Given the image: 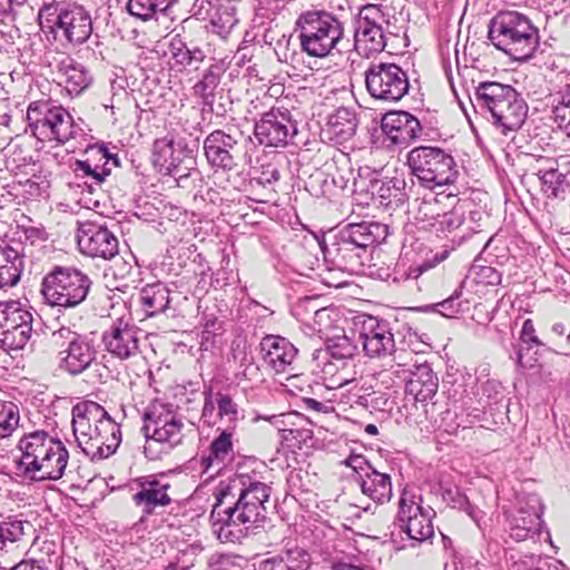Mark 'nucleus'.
I'll return each mask as SVG.
<instances>
[{"mask_svg":"<svg viewBox=\"0 0 570 570\" xmlns=\"http://www.w3.org/2000/svg\"><path fill=\"white\" fill-rule=\"evenodd\" d=\"M203 149L212 168L230 171L237 166L240 150L239 137L223 129H216L205 137Z\"/></svg>","mask_w":570,"mask_h":570,"instance_id":"obj_23","label":"nucleus"},{"mask_svg":"<svg viewBox=\"0 0 570 570\" xmlns=\"http://www.w3.org/2000/svg\"><path fill=\"white\" fill-rule=\"evenodd\" d=\"M98 161L91 158L86 160H76L73 171L77 178L85 179L83 186L89 194H95L110 175L112 167L119 166V159L110 154L106 147L97 149Z\"/></svg>","mask_w":570,"mask_h":570,"instance_id":"obj_25","label":"nucleus"},{"mask_svg":"<svg viewBox=\"0 0 570 570\" xmlns=\"http://www.w3.org/2000/svg\"><path fill=\"white\" fill-rule=\"evenodd\" d=\"M386 235L385 225L375 222L350 223L324 236L320 246L332 268L356 272L365 265L375 244Z\"/></svg>","mask_w":570,"mask_h":570,"instance_id":"obj_2","label":"nucleus"},{"mask_svg":"<svg viewBox=\"0 0 570 570\" xmlns=\"http://www.w3.org/2000/svg\"><path fill=\"white\" fill-rule=\"evenodd\" d=\"M441 495L448 505L465 511L479 524L480 511L469 502L466 495L458 487L442 488Z\"/></svg>","mask_w":570,"mask_h":570,"instance_id":"obj_48","label":"nucleus"},{"mask_svg":"<svg viewBox=\"0 0 570 570\" xmlns=\"http://www.w3.org/2000/svg\"><path fill=\"white\" fill-rule=\"evenodd\" d=\"M59 82L63 83L70 95H79L90 83V77L85 67L70 57L62 58L57 66Z\"/></svg>","mask_w":570,"mask_h":570,"instance_id":"obj_37","label":"nucleus"},{"mask_svg":"<svg viewBox=\"0 0 570 570\" xmlns=\"http://www.w3.org/2000/svg\"><path fill=\"white\" fill-rule=\"evenodd\" d=\"M13 173L16 178L20 175L27 176L26 178H19L18 183L29 198L49 196L50 173L45 170L41 164L33 161L18 167L16 165Z\"/></svg>","mask_w":570,"mask_h":570,"instance_id":"obj_32","label":"nucleus"},{"mask_svg":"<svg viewBox=\"0 0 570 570\" xmlns=\"http://www.w3.org/2000/svg\"><path fill=\"white\" fill-rule=\"evenodd\" d=\"M355 363L354 361H348V363L342 362V367L337 374V376L334 379V384H336L338 387H343L352 382L355 381Z\"/></svg>","mask_w":570,"mask_h":570,"instance_id":"obj_61","label":"nucleus"},{"mask_svg":"<svg viewBox=\"0 0 570 570\" xmlns=\"http://www.w3.org/2000/svg\"><path fill=\"white\" fill-rule=\"evenodd\" d=\"M220 80L219 72L214 68H209L204 73L202 80L195 85V92L206 99L214 95L216 87Z\"/></svg>","mask_w":570,"mask_h":570,"instance_id":"obj_54","label":"nucleus"},{"mask_svg":"<svg viewBox=\"0 0 570 570\" xmlns=\"http://www.w3.org/2000/svg\"><path fill=\"white\" fill-rule=\"evenodd\" d=\"M207 3V14L214 31L218 35L228 33L237 22L235 8L230 6V2Z\"/></svg>","mask_w":570,"mask_h":570,"instance_id":"obj_40","label":"nucleus"},{"mask_svg":"<svg viewBox=\"0 0 570 570\" xmlns=\"http://www.w3.org/2000/svg\"><path fill=\"white\" fill-rule=\"evenodd\" d=\"M272 2H258L255 8L254 14V23L256 26H264L266 21H272L276 17L277 12L275 9L271 8L269 4Z\"/></svg>","mask_w":570,"mask_h":570,"instance_id":"obj_60","label":"nucleus"},{"mask_svg":"<svg viewBox=\"0 0 570 570\" xmlns=\"http://www.w3.org/2000/svg\"><path fill=\"white\" fill-rule=\"evenodd\" d=\"M468 304L466 299H462V287H459L448 298L434 304L432 311L445 317H453L455 314L466 311Z\"/></svg>","mask_w":570,"mask_h":570,"instance_id":"obj_49","label":"nucleus"},{"mask_svg":"<svg viewBox=\"0 0 570 570\" xmlns=\"http://www.w3.org/2000/svg\"><path fill=\"white\" fill-rule=\"evenodd\" d=\"M364 77L368 95L384 102L400 101L410 89L407 71L394 62L372 61Z\"/></svg>","mask_w":570,"mask_h":570,"instance_id":"obj_12","label":"nucleus"},{"mask_svg":"<svg viewBox=\"0 0 570 570\" xmlns=\"http://www.w3.org/2000/svg\"><path fill=\"white\" fill-rule=\"evenodd\" d=\"M489 39L495 48L520 61L531 58L539 46L538 29L515 11H501L491 19Z\"/></svg>","mask_w":570,"mask_h":570,"instance_id":"obj_5","label":"nucleus"},{"mask_svg":"<svg viewBox=\"0 0 570 570\" xmlns=\"http://www.w3.org/2000/svg\"><path fill=\"white\" fill-rule=\"evenodd\" d=\"M58 2L46 3L39 11L41 21L46 20L49 27L56 26L62 30L63 36L71 43L85 42L92 32L89 13L83 7L73 2L70 10L58 12Z\"/></svg>","mask_w":570,"mask_h":570,"instance_id":"obj_14","label":"nucleus"},{"mask_svg":"<svg viewBox=\"0 0 570 570\" xmlns=\"http://www.w3.org/2000/svg\"><path fill=\"white\" fill-rule=\"evenodd\" d=\"M79 250L92 258L111 259L119 252V242L106 226L95 222L80 224L77 233Z\"/></svg>","mask_w":570,"mask_h":570,"instance_id":"obj_22","label":"nucleus"},{"mask_svg":"<svg viewBox=\"0 0 570 570\" xmlns=\"http://www.w3.org/2000/svg\"><path fill=\"white\" fill-rule=\"evenodd\" d=\"M311 568L309 553L299 547L286 548L274 558L262 563L261 570H308Z\"/></svg>","mask_w":570,"mask_h":570,"instance_id":"obj_38","label":"nucleus"},{"mask_svg":"<svg viewBox=\"0 0 570 570\" xmlns=\"http://www.w3.org/2000/svg\"><path fill=\"white\" fill-rule=\"evenodd\" d=\"M412 174L422 186L429 189L452 185L458 176L453 157L433 146H420L407 155Z\"/></svg>","mask_w":570,"mask_h":570,"instance_id":"obj_9","label":"nucleus"},{"mask_svg":"<svg viewBox=\"0 0 570 570\" xmlns=\"http://www.w3.org/2000/svg\"><path fill=\"white\" fill-rule=\"evenodd\" d=\"M438 237L448 238L452 243V249L460 246L472 234L479 233L476 227L466 222L465 213L461 206H452L442 213L438 222L430 228Z\"/></svg>","mask_w":570,"mask_h":570,"instance_id":"obj_28","label":"nucleus"},{"mask_svg":"<svg viewBox=\"0 0 570 570\" xmlns=\"http://www.w3.org/2000/svg\"><path fill=\"white\" fill-rule=\"evenodd\" d=\"M20 458L16 468L35 481H58L66 472L69 451L65 443L45 430L24 433L18 444Z\"/></svg>","mask_w":570,"mask_h":570,"instance_id":"obj_3","label":"nucleus"},{"mask_svg":"<svg viewBox=\"0 0 570 570\" xmlns=\"http://www.w3.org/2000/svg\"><path fill=\"white\" fill-rule=\"evenodd\" d=\"M134 482L137 490L131 495V501L141 512L136 525H144L149 517L158 513L159 509H165L171 504L173 499L169 495L171 484L164 474L140 476Z\"/></svg>","mask_w":570,"mask_h":570,"instance_id":"obj_16","label":"nucleus"},{"mask_svg":"<svg viewBox=\"0 0 570 570\" xmlns=\"http://www.w3.org/2000/svg\"><path fill=\"white\" fill-rule=\"evenodd\" d=\"M376 393L374 391H370L368 387L358 386V384L353 385V387L348 391V403L351 407L358 406L364 410H368L374 407L373 403Z\"/></svg>","mask_w":570,"mask_h":570,"instance_id":"obj_53","label":"nucleus"},{"mask_svg":"<svg viewBox=\"0 0 570 570\" xmlns=\"http://www.w3.org/2000/svg\"><path fill=\"white\" fill-rule=\"evenodd\" d=\"M140 302L147 315L164 312L169 305V289L161 282L148 284L140 291Z\"/></svg>","mask_w":570,"mask_h":570,"instance_id":"obj_39","label":"nucleus"},{"mask_svg":"<svg viewBox=\"0 0 570 570\" xmlns=\"http://www.w3.org/2000/svg\"><path fill=\"white\" fill-rule=\"evenodd\" d=\"M219 432L209 445V453L202 455L196 462L203 473L215 469L220 471L227 463L234 459V433L232 428H217Z\"/></svg>","mask_w":570,"mask_h":570,"instance_id":"obj_29","label":"nucleus"},{"mask_svg":"<svg viewBox=\"0 0 570 570\" xmlns=\"http://www.w3.org/2000/svg\"><path fill=\"white\" fill-rule=\"evenodd\" d=\"M295 26L302 51L311 57H327L344 39L343 22L324 10L301 13Z\"/></svg>","mask_w":570,"mask_h":570,"instance_id":"obj_7","label":"nucleus"},{"mask_svg":"<svg viewBox=\"0 0 570 570\" xmlns=\"http://www.w3.org/2000/svg\"><path fill=\"white\" fill-rule=\"evenodd\" d=\"M313 429L311 425H303L297 428V430H294V433L288 438L286 441V444L288 448L293 449H302L303 445H307L308 442H312L313 440Z\"/></svg>","mask_w":570,"mask_h":570,"instance_id":"obj_57","label":"nucleus"},{"mask_svg":"<svg viewBox=\"0 0 570 570\" xmlns=\"http://www.w3.org/2000/svg\"><path fill=\"white\" fill-rule=\"evenodd\" d=\"M181 420L165 405H154L144 415L142 432L147 443H167L170 448L181 440Z\"/></svg>","mask_w":570,"mask_h":570,"instance_id":"obj_21","label":"nucleus"},{"mask_svg":"<svg viewBox=\"0 0 570 570\" xmlns=\"http://www.w3.org/2000/svg\"><path fill=\"white\" fill-rule=\"evenodd\" d=\"M357 128V118L353 110L341 107L330 115L324 134L336 145L351 140Z\"/></svg>","mask_w":570,"mask_h":570,"instance_id":"obj_35","label":"nucleus"},{"mask_svg":"<svg viewBox=\"0 0 570 570\" xmlns=\"http://www.w3.org/2000/svg\"><path fill=\"white\" fill-rule=\"evenodd\" d=\"M394 8L387 3L367 2L355 19L354 49L365 58L382 52L387 36H399L401 28Z\"/></svg>","mask_w":570,"mask_h":570,"instance_id":"obj_4","label":"nucleus"},{"mask_svg":"<svg viewBox=\"0 0 570 570\" xmlns=\"http://www.w3.org/2000/svg\"><path fill=\"white\" fill-rule=\"evenodd\" d=\"M537 176L541 181L542 190L548 197L557 198L562 191L566 177L558 168L549 166L547 168H539Z\"/></svg>","mask_w":570,"mask_h":570,"instance_id":"obj_46","label":"nucleus"},{"mask_svg":"<svg viewBox=\"0 0 570 570\" xmlns=\"http://www.w3.org/2000/svg\"><path fill=\"white\" fill-rule=\"evenodd\" d=\"M167 175L173 176L174 178L183 176H199L200 173L196 167V159L193 154L185 159L179 166L175 167L173 171H169Z\"/></svg>","mask_w":570,"mask_h":570,"instance_id":"obj_62","label":"nucleus"},{"mask_svg":"<svg viewBox=\"0 0 570 570\" xmlns=\"http://www.w3.org/2000/svg\"><path fill=\"white\" fill-rule=\"evenodd\" d=\"M301 424L311 425V422L298 412H288L281 415V419L277 421V426L284 442L288 440L294 433V430H297Z\"/></svg>","mask_w":570,"mask_h":570,"instance_id":"obj_52","label":"nucleus"},{"mask_svg":"<svg viewBox=\"0 0 570 570\" xmlns=\"http://www.w3.org/2000/svg\"><path fill=\"white\" fill-rule=\"evenodd\" d=\"M520 346L517 351V364L522 368H532L537 360L527 357V353L532 346H544V343L537 336L532 320L528 318L523 322L520 332Z\"/></svg>","mask_w":570,"mask_h":570,"instance_id":"obj_41","label":"nucleus"},{"mask_svg":"<svg viewBox=\"0 0 570 570\" xmlns=\"http://www.w3.org/2000/svg\"><path fill=\"white\" fill-rule=\"evenodd\" d=\"M22 535V521H0V552L7 550L8 544L19 541Z\"/></svg>","mask_w":570,"mask_h":570,"instance_id":"obj_51","label":"nucleus"},{"mask_svg":"<svg viewBox=\"0 0 570 570\" xmlns=\"http://www.w3.org/2000/svg\"><path fill=\"white\" fill-rule=\"evenodd\" d=\"M412 368H402L406 381L405 391L416 402L425 403L434 397L438 392L439 381L428 363L415 364Z\"/></svg>","mask_w":570,"mask_h":570,"instance_id":"obj_30","label":"nucleus"},{"mask_svg":"<svg viewBox=\"0 0 570 570\" xmlns=\"http://www.w3.org/2000/svg\"><path fill=\"white\" fill-rule=\"evenodd\" d=\"M272 489L255 473H238L220 483L210 521L220 541L239 542L262 525Z\"/></svg>","mask_w":570,"mask_h":570,"instance_id":"obj_1","label":"nucleus"},{"mask_svg":"<svg viewBox=\"0 0 570 570\" xmlns=\"http://www.w3.org/2000/svg\"><path fill=\"white\" fill-rule=\"evenodd\" d=\"M105 416V409L94 401H85L72 407V431L81 451L91 456H97L90 442L96 439L97 424Z\"/></svg>","mask_w":570,"mask_h":570,"instance_id":"obj_24","label":"nucleus"},{"mask_svg":"<svg viewBox=\"0 0 570 570\" xmlns=\"http://www.w3.org/2000/svg\"><path fill=\"white\" fill-rule=\"evenodd\" d=\"M51 342L58 350L60 370L72 376L83 373L96 360L95 340L90 335L61 326L52 332Z\"/></svg>","mask_w":570,"mask_h":570,"instance_id":"obj_11","label":"nucleus"},{"mask_svg":"<svg viewBox=\"0 0 570 570\" xmlns=\"http://www.w3.org/2000/svg\"><path fill=\"white\" fill-rule=\"evenodd\" d=\"M20 252L0 238V287L14 286L23 269Z\"/></svg>","mask_w":570,"mask_h":570,"instance_id":"obj_36","label":"nucleus"},{"mask_svg":"<svg viewBox=\"0 0 570 570\" xmlns=\"http://www.w3.org/2000/svg\"><path fill=\"white\" fill-rule=\"evenodd\" d=\"M193 154L184 139H158L154 144V163L167 175Z\"/></svg>","mask_w":570,"mask_h":570,"instance_id":"obj_31","label":"nucleus"},{"mask_svg":"<svg viewBox=\"0 0 570 570\" xmlns=\"http://www.w3.org/2000/svg\"><path fill=\"white\" fill-rule=\"evenodd\" d=\"M142 331L129 320L117 318L102 334L106 351L120 361L131 360L141 353Z\"/></svg>","mask_w":570,"mask_h":570,"instance_id":"obj_18","label":"nucleus"},{"mask_svg":"<svg viewBox=\"0 0 570 570\" xmlns=\"http://www.w3.org/2000/svg\"><path fill=\"white\" fill-rule=\"evenodd\" d=\"M32 333V314L12 303L0 306V342L12 351L21 350Z\"/></svg>","mask_w":570,"mask_h":570,"instance_id":"obj_20","label":"nucleus"},{"mask_svg":"<svg viewBox=\"0 0 570 570\" xmlns=\"http://www.w3.org/2000/svg\"><path fill=\"white\" fill-rule=\"evenodd\" d=\"M202 419L208 426L217 425V403L216 394H213L212 389L205 392L204 407Z\"/></svg>","mask_w":570,"mask_h":570,"instance_id":"obj_56","label":"nucleus"},{"mask_svg":"<svg viewBox=\"0 0 570 570\" xmlns=\"http://www.w3.org/2000/svg\"><path fill=\"white\" fill-rule=\"evenodd\" d=\"M27 120L32 135L40 140L66 142L77 134L71 115L49 100L32 101L27 109Z\"/></svg>","mask_w":570,"mask_h":570,"instance_id":"obj_10","label":"nucleus"},{"mask_svg":"<svg viewBox=\"0 0 570 570\" xmlns=\"http://www.w3.org/2000/svg\"><path fill=\"white\" fill-rule=\"evenodd\" d=\"M543 507L535 493H519L515 505L505 512L507 530L515 541H523L538 534L541 529Z\"/></svg>","mask_w":570,"mask_h":570,"instance_id":"obj_15","label":"nucleus"},{"mask_svg":"<svg viewBox=\"0 0 570 570\" xmlns=\"http://www.w3.org/2000/svg\"><path fill=\"white\" fill-rule=\"evenodd\" d=\"M554 101L557 102L553 108L554 121L570 136V77L556 92Z\"/></svg>","mask_w":570,"mask_h":570,"instance_id":"obj_44","label":"nucleus"},{"mask_svg":"<svg viewBox=\"0 0 570 570\" xmlns=\"http://www.w3.org/2000/svg\"><path fill=\"white\" fill-rule=\"evenodd\" d=\"M169 52L176 65L181 67L190 66V47L177 35L169 42Z\"/></svg>","mask_w":570,"mask_h":570,"instance_id":"obj_55","label":"nucleus"},{"mask_svg":"<svg viewBox=\"0 0 570 570\" xmlns=\"http://www.w3.org/2000/svg\"><path fill=\"white\" fill-rule=\"evenodd\" d=\"M362 494L372 500L375 505L386 503L392 498V481L387 473L380 472L375 468L356 478Z\"/></svg>","mask_w":570,"mask_h":570,"instance_id":"obj_33","label":"nucleus"},{"mask_svg":"<svg viewBox=\"0 0 570 570\" xmlns=\"http://www.w3.org/2000/svg\"><path fill=\"white\" fill-rule=\"evenodd\" d=\"M478 283L495 286L501 283V273L492 266H481L478 272Z\"/></svg>","mask_w":570,"mask_h":570,"instance_id":"obj_63","label":"nucleus"},{"mask_svg":"<svg viewBox=\"0 0 570 570\" xmlns=\"http://www.w3.org/2000/svg\"><path fill=\"white\" fill-rule=\"evenodd\" d=\"M432 512L430 508H423L416 502L413 495L409 497L404 492L399 501L395 525L406 533L410 540L423 542L434 533Z\"/></svg>","mask_w":570,"mask_h":570,"instance_id":"obj_19","label":"nucleus"},{"mask_svg":"<svg viewBox=\"0 0 570 570\" xmlns=\"http://www.w3.org/2000/svg\"><path fill=\"white\" fill-rule=\"evenodd\" d=\"M91 281L79 269L56 266L41 283V294L47 304L63 308L76 307L88 296Z\"/></svg>","mask_w":570,"mask_h":570,"instance_id":"obj_8","label":"nucleus"},{"mask_svg":"<svg viewBox=\"0 0 570 570\" xmlns=\"http://www.w3.org/2000/svg\"><path fill=\"white\" fill-rule=\"evenodd\" d=\"M170 3L167 2L164 8H159L157 2H126V9L130 16L141 21H148L157 19L158 13H165Z\"/></svg>","mask_w":570,"mask_h":570,"instance_id":"obj_50","label":"nucleus"},{"mask_svg":"<svg viewBox=\"0 0 570 570\" xmlns=\"http://www.w3.org/2000/svg\"><path fill=\"white\" fill-rule=\"evenodd\" d=\"M254 135L261 145L285 148L297 135V122L288 109L273 107L255 121Z\"/></svg>","mask_w":570,"mask_h":570,"instance_id":"obj_13","label":"nucleus"},{"mask_svg":"<svg viewBox=\"0 0 570 570\" xmlns=\"http://www.w3.org/2000/svg\"><path fill=\"white\" fill-rule=\"evenodd\" d=\"M344 463L355 472L354 479L362 476L363 473L374 468L363 455L356 454L350 455Z\"/></svg>","mask_w":570,"mask_h":570,"instance_id":"obj_59","label":"nucleus"},{"mask_svg":"<svg viewBox=\"0 0 570 570\" xmlns=\"http://www.w3.org/2000/svg\"><path fill=\"white\" fill-rule=\"evenodd\" d=\"M357 351L356 344L346 335H335L326 338V348L323 352L338 363L354 361Z\"/></svg>","mask_w":570,"mask_h":570,"instance_id":"obj_42","label":"nucleus"},{"mask_svg":"<svg viewBox=\"0 0 570 570\" xmlns=\"http://www.w3.org/2000/svg\"><path fill=\"white\" fill-rule=\"evenodd\" d=\"M20 412L17 404L0 401V441L8 439L18 429Z\"/></svg>","mask_w":570,"mask_h":570,"instance_id":"obj_47","label":"nucleus"},{"mask_svg":"<svg viewBox=\"0 0 570 570\" xmlns=\"http://www.w3.org/2000/svg\"><path fill=\"white\" fill-rule=\"evenodd\" d=\"M217 403V428H232L235 430L238 421L237 404L233 399L223 392L216 393Z\"/></svg>","mask_w":570,"mask_h":570,"instance_id":"obj_45","label":"nucleus"},{"mask_svg":"<svg viewBox=\"0 0 570 570\" xmlns=\"http://www.w3.org/2000/svg\"><path fill=\"white\" fill-rule=\"evenodd\" d=\"M121 442L120 425L105 410V416L97 424L96 439L90 442L98 459L114 454Z\"/></svg>","mask_w":570,"mask_h":570,"instance_id":"obj_34","label":"nucleus"},{"mask_svg":"<svg viewBox=\"0 0 570 570\" xmlns=\"http://www.w3.org/2000/svg\"><path fill=\"white\" fill-rule=\"evenodd\" d=\"M381 128L394 145L407 146L419 138L422 132V126L417 118L403 110L385 114L381 121Z\"/></svg>","mask_w":570,"mask_h":570,"instance_id":"obj_27","label":"nucleus"},{"mask_svg":"<svg viewBox=\"0 0 570 570\" xmlns=\"http://www.w3.org/2000/svg\"><path fill=\"white\" fill-rule=\"evenodd\" d=\"M472 104L482 112H489L493 125L502 128L504 134L519 129L528 112L525 101L514 88L492 81L481 82L475 88Z\"/></svg>","mask_w":570,"mask_h":570,"instance_id":"obj_6","label":"nucleus"},{"mask_svg":"<svg viewBox=\"0 0 570 570\" xmlns=\"http://www.w3.org/2000/svg\"><path fill=\"white\" fill-rule=\"evenodd\" d=\"M233 357L235 361L239 362L240 367H244L243 374L245 376H247L252 371L255 372L258 370V367L253 363V356L248 355L245 350H239L238 347L235 348Z\"/></svg>","mask_w":570,"mask_h":570,"instance_id":"obj_64","label":"nucleus"},{"mask_svg":"<svg viewBox=\"0 0 570 570\" xmlns=\"http://www.w3.org/2000/svg\"><path fill=\"white\" fill-rule=\"evenodd\" d=\"M397 183V180L376 183L373 185V193L377 194V196L382 199V204L384 200L391 202L392 198H396L400 194Z\"/></svg>","mask_w":570,"mask_h":570,"instance_id":"obj_58","label":"nucleus"},{"mask_svg":"<svg viewBox=\"0 0 570 570\" xmlns=\"http://www.w3.org/2000/svg\"><path fill=\"white\" fill-rule=\"evenodd\" d=\"M354 328L366 356L382 358L395 352L394 335L387 321L361 314L354 317Z\"/></svg>","mask_w":570,"mask_h":570,"instance_id":"obj_17","label":"nucleus"},{"mask_svg":"<svg viewBox=\"0 0 570 570\" xmlns=\"http://www.w3.org/2000/svg\"><path fill=\"white\" fill-rule=\"evenodd\" d=\"M443 199L450 202V205H453L458 199L455 195L448 194L442 195L438 194L431 198H424L419 207V219L422 223H425L424 227L431 228L433 227V223L438 222L441 217L442 213L446 212L441 207Z\"/></svg>","mask_w":570,"mask_h":570,"instance_id":"obj_43","label":"nucleus"},{"mask_svg":"<svg viewBox=\"0 0 570 570\" xmlns=\"http://www.w3.org/2000/svg\"><path fill=\"white\" fill-rule=\"evenodd\" d=\"M259 353L265 365L276 373H291L298 350L286 337L265 335L259 343Z\"/></svg>","mask_w":570,"mask_h":570,"instance_id":"obj_26","label":"nucleus"}]
</instances>
